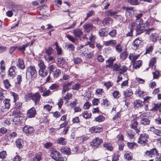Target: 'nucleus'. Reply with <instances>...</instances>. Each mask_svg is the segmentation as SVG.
<instances>
[{
  "label": "nucleus",
  "instance_id": "obj_1",
  "mask_svg": "<svg viewBox=\"0 0 161 161\" xmlns=\"http://www.w3.org/2000/svg\"><path fill=\"white\" fill-rule=\"evenodd\" d=\"M103 140L98 137H97L90 142V145L92 147L97 148L102 142Z\"/></svg>",
  "mask_w": 161,
  "mask_h": 161
},
{
  "label": "nucleus",
  "instance_id": "obj_2",
  "mask_svg": "<svg viewBox=\"0 0 161 161\" xmlns=\"http://www.w3.org/2000/svg\"><path fill=\"white\" fill-rule=\"evenodd\" d=\"M36 111L34 107H32L27 111V117L29 118H31L35 117L36 114Z\"/></svg>",
  "mask_w": 161,
  "mask_h": 161
},
{
  "label": "nucleus",
  "instance_id": "obj_3",
  "mask_svg": "<svg viewBox=\"0 0 161 161\" xmlns=\"http://www.w3.org/2000/svg\"><path fill=\"white\" fill-rule=\"evenodd\" d=\"M32 100L34 102L35 105L38 104L41 99V96L39 92H36L35 93H33Z\"/></svg>",
  "mask_w": 161,
  "mask_h": 161
},
{
  "label": "nucleus",
  "instance_id": "obj_4",
  "mask_svg": "<svg viewBox=\"0 0 161 161\" xmlns=\"http://www.w3.org/2000/svg\"><path fill=\"white\" fill-rule=\"evenodd\" d=\"M156 153V155H159L158 151L156 148H153L151 149L150 150H147L145 152V155L146 156H150L152 157V155H154Z\"/></svg>",
  "mask_w": 161,
  "mask_h": 161
},
{
  "label": "nucleus",
  "instance_id": "obj_5",
  "mask_svg": "<svg viewBox=\"0 0 161 161\" xmlns=\"http://www.w3.org/2000/svg\"><path fill=\"white\" fill-rule=\"evenodd\" d=\"M102 127L97 126H93L89 129V131L92 133H99L103 131Z\"/></svg>",
  "mask_w": 161,
  "mask_h": 161
},
{
  "label": "nucleus",
  "instance_id": "obj_6",
  "mask_svg": "<svg viewBox=\"0 0 161 161\" xmlns=\"http://www.w3.org/2000/svg\"><path fill=\"white\" fill-rule=\"evenodd\" d=\"M55 46V49L57 52L56 54L58 56L62 55L63 54V51L62 48L59 45L57 42H55L53 45Z\"/></svg>",
  "mask_w": 161,
  "mask_h": 161
},
{
  "label": "nucleus",
  "instance_id": "obj_7",
  "mask_svg": "<svg viewBox=\"0 0 161 161\" xmlns=\"http://www.w3.org/2000/svg\"><path fill=\"white\" fill-rule=\"evenodd\" d=\"M83 28L85 29V31L87 33L92 31L94 28H95V27L91 23L85 24L83 26Z\"/></svg>",
  "mask_w": 161,
  "mask_h": 161
},
{
  "label": "nucleus",
  "instance_id": "obj_8",
  "mask_svg": "<svg viewBox=\"0 0 161 161\" xmlns=\"http://www.w3.org/2000/svg\"><path fill=\"white\" fill-rule=\"evenodd\" d=\"M34 130V128L30 126L25 125L23 128V131L26 134H30Z\"/></svg>",
  "mask_w": 161,
  "mask_h": 161
},
{
  "label": "nucleus",
  "instance_id": "obj_9",
  "mask_svg": "<svg viewBox=\"0 0 161 161\" xmlns=\"http://www.w3.org/2000/svg\"><path fill=\"white\" fill-rule=\"evenodd\" d=\"M73 33L74 36L77 38L81 37V36L83 34V32L80 29H76L73 30Z\"/></svg>",
  "mask_w": 161,
  "mask_h": 161
},
{
  "label": "nucleus",
  "instance_id": "obj_10",
  "mask_svg": "<svg viewBox=\"0 0 161 161\" xmlns=\"http://www.w3.org/2000/svg\"><path fill=\"white\" fill-rule=\"evenodd\" d=\"M61 153L64 154L68 155L70 154V149L67 146L62 147L60 149Z\"/></svg>",
  "mask_w": 161,
  "mask_h": 161
},
{
  "label": "nucleus",
  "instance_id": "obj_11",
  "mask_svg": "<svg viewBox=\"0 0 161 161\" xmlns=\"http://www.w3.org/2000/svg\"><path fill=\"white\" fill-rule=\"evenodd\" d=\"M144 104V102L140 100H136L133 103V106L136 109V108H141Z\"/></svg>",
  "mask_w": 161,
  "mask_h": 161
},
{
  "label": "nucleus",
  "instance_id": "obj_12",
  "mask_svg": "<svg viewBox=\"0 0 161 161\" xmlns=\"http://www.w3.org/2000/svg\"><path fill=\"white\" fill-rule=\"evenodd\" d=\"M16 68L15 66H11L8 70V75H9L10 77L14 76L16 73L15 72V69Z\"/></svg>",
  "mask_w": 161,
  "mask_h": 161
},
{
  "label": "nucleus",
  "instance_id": "obj_13",
  "mask_svg": "<svg viewBox=\"0 0 161 161\" xmlns=\"http://www.w3.org/2000/svg\"><path fill=\"white\" fill-rule=\"evenodd\" d=\"M17 66L19 68L23 70L25 68V66L24 64V61L23 59L20 60L19 58L18 59V62L17 64Z\"/></svg>",
  "mask_w": 161,
  "mask_h": 161
},
{
  "label": "nucleus",
  "instance_id": "obj_14",
  "mask_svg": "<svg viewBox=\"0 0 161 161\" xmlns=\"http://www.w3.org/2000/svg\"><path fill=\"white\" fill-rule=\"evenodd\" d=\"M66 37L68 38L69 41L72 42L73 43L75 44L77 43L78 39L75 36L74 37L73 36L69 34H67L66 35Z\"/></svg>",
  "mask_w": 161,
  "mask_h": 161
},
{
  "label": "nucleus",
  "instance_id": "obj_15",
  "mask_svg": "<svg viewBox=\"0 0 161 161\" xmlns=\"http://www.w3.org/2000/svg\"><path fill=\"white\" fill-rule=\"evenodd\" d=\"M133 68L137 69L139 68L142 65V61L139 60L132 63Z\"/></svg>",
  "mask_w": 161,
  "mask_h": 161
},
{
  "label": "nucleus",
  "instance_id": "obj_16",
  "mask_svg": "<svg viewBox=\"0 0 161 161\" xmlns=\"http://www.w3.org/2000/svg\"><path fill=\"white\" fill-rule=\"evenodd\" d=\"M57 142L58 144L62 145H66L67 142L66 139L64 137H60L58 138L57 140Z\"/></svg>",
  "mask_w": 161,
  "mask_h": 161
},
{
  "label": "nucleus",
  "instance_id": "obj_17",
  "mask_svg": "<svg viewBox=\"0 0 161 161\" xmlns=\"http://www.w3.org/2000/svg\"><path fill=\"white\" fill-rule=\"evenodd\" d=\"M142 43V41L141 40H140V38L138 37L133 41L132 44L135 47L138 48L140 45H141Z\"/></svg>",
  "mask_w": 161,
  "mask_h": 161
},
{
  "label": "nucleus",
  "instance_id": "obj_18",
  "mask_svg": "<svg viewBox=\"0 0 161 161\" xmlns=\"http://www.w3.org/2000/svg\"><path fill=\"white\" fill-rule=\"evenodd\" d=\"M23 117L20 115H17L15 116L13 119L12 121L13 122H15L14 124L17 125L19 123H21V120L22 119Z\"/></svg>",
  "mask_w": 161,
  "mask_h": 161
},
{
  "label": "nucleus",
  "instance_id": "obj_19",
  "mask_svg": "<svg viewBox=\"0 0 161 161\" xmlns=\"http://www.w3.org/2000/svg\"><path fill=\"white\" fill-rule=\"evenodd\" d=\"M54 152L57 153V156H58V157L57 158V159H56L55 160L57 161H64V158H65L66 160L67 159V157L64 156V158H63L62 157V155L61 153L57 150H55ZM65 161H66V160H65Z\"/></svg>",
  "mask_w": 161,
  "mask_h": 161
},
{
  "label": "nucleus",
  "instance_id": "obj_20",
  "mask_svg": "<svg viewBox=\"0 0 161 161\" xmlns=\"http://www.w3.org/2000/svg\"><path fill=\"white\" fill-rule=\"evenodd\" d=\"M99 34L101 37H105L108 34V32L105 28H101L99 31Z\"/></svg>",
  "mask_w": 161,
  "mask_h": 161
},
{
  "label": "nucleus",
  "instance_id": "obj_21",
  "mask_svg": "<svg viewBox=\"0 0 161 161\" xmlns=\"http://www.w3.org/2000/svg\"><path fill=\"white\" fill-rule=\"evenodd\" d=\"M156 57H154L150 59L149 64V67L153 69L154 66V68H156V66L155 65V64L156 62Z\"/></svg>",
  "mask_w": 161,
  "mask_h": 161
},
{
  "label": "nucleus",
  "instance_id": "obj_22",
  "mask_svg": "<svg viewBox=\"0 0 161 161\" xmlns=\"http://www.w3.org/2000/svg\"><path fill=\"white\" fill-rule=\"evenodd\" d=\"M103 147L107 150L111 151L113 150V147L112 144L110 143L105 142L103 144Z\"/></svg>",
  "mask_w": 161,
  "mask_h": 161
},
{
  "label": "nucleus",
  "instance_id": "obj_23",
  "mask_svg": "<svg viewBox=\"0 0 161 161\" xmlns=\"http://www.w3.org/2000/svg\"><path fill=\"white\" fill-rule=\"evenodd\" d=\"M105 13L107 16L112 17L117 14L118 12L115 11H113L112 9H110L106 11Z\"/></svg>",
  "mask_w": 161,
  "mask_h": 161
},
{
  "label": "nucleus",
  "instance_id": "obj_24",
  "mask_svg": "<svg viewBox=\"0 0 161 161\" xmlns=\"http://www.w3.org/2000/svg\"><path fill=\"white\" fill-rule=\"evenodd\" d=\"M29 68L30 71H29V73H30L31 77L32 78L33 76L36 73V70L34 66H31Z\"/></svg>",
  "mask_w": 161,
  "mask_h": 161
},
{
  "label": "nucleus",
  "instance_id": "obj_25",
  "mask_svg": "<svg viewBox=\"0 0 161 161\" xmlns=\"http://www.w3.org/2000/svg\"><path fill=\"white\" fill-rule=\"evenodd\" d=\"M33 93L31 92L25 94L24 97V99L25 101L28 102L31 100H32Z\"/></svg>",
  "mask_w": 161,
  "mask_h": 161
},
{
  "label": "nucleus",
  "instance_id": "obj_26",
  "mask_svg": "<svg viewBox=\"0 0 161 161\" xmlns=\"http://www.w3.org/2000/svg\"><path fill=\"white\" fill-rule=\"evenodd\" d=\"M45 53L47 55H51L54 51V50L51 47H49L47 48H45Z\"/></svg>",
  "mask_w": 161,
  "mask_h": 161
},
{
  "label": "nucleus",
  "instance_id": "obj_27",
  "mask_svg": "<svg viewBox=\"0 0 161 161\" xmlns=\"http://www.w3.org/2000/svg\"><path fill=\"white\" fill-rule=\"evenodd\" d=\"M153 104L154 105V107L150 110V111L156 112L158 110L159 111V109L161 108L159 105L158 103H153Z\"/></svg>",
  "mask_w": 161,
  "mask_h": 161
},
{
  "label": "nucleus",
  "instance_id": "obj_28",
  "mask_svg": "<svg viewBox=\"0 0 161 161\" xmlns=\"http://www.w3.org/2000/svg\"><path fill=\"white\" fill-rule=\"evenodd\" d=\"M116 42L115 40H111L105 42L104 45L106 46L111 45L112 46H114L116 44Z\"/></svg>",
  "mask_w": 161,
  "mask_h": 161
},
{
  "label": "nucleus",
  "instance_id": "obj_29",
  "mask_svg": "<svg viewBox=\"0 0 161 161\" xmlns=\"http://www.w3.org/2000/svg\"><path fill=\"white\" fill-rule=\"evenodd\" d=\"M151 39H152V41L154 42H156L159 38V36L157 33H152L151 34V36L150 37Z\"/></svg>",
  "mask_w": 161,
  "mask_h": 161
},
{
  "label": "nucleus",
  "instance_id": "obj_30",
  "mask_svg": "<svg viewBox=\"0 0 161 161\" xmlns=\"http://www.w3.org/2000/svg\"><path fill=\"white\" fill-rule=\"evenodd\" d=\"M15 143L17 147L19 148H21L23 147V141L21 139H19L15 141Z\"/></svg>",
  "mask_w": 161,
  "mask_h": 161
},
{
  "label": "nucleus",
  "instance_id": "obj_31",
  "mask_svg": "<svg viewBox=\"0 0 161 161\" xmlns=\"http://www.w3.org/2000/svg\"><path fill=\"white\" fill-rule=\"evenodd\" d=\"M105 117L102 115H99L98 116L96 117L94 120V121L101 122L105 120Z\"/></svg>",
  "mask_w": 161,
  "mask_h": 161
},
{
  "label": "nucleus",
  "instance_id": "obj_32",
  "mask_svg": "<svg viewBox=\"0 0 161 161\" xmlns=\"http://www.w3.org/2000/svg\"><path fill=\"white\" fill-rule=\"evenodd\" d=\"M42 159L41 154H36L35 155L33 158V161H40Z\"/></svg>",
  "mask_w": 161,
  "mask_h": 161
},
{
  "label": "nucleus",
  "instance_id": "obj_33",
  "mask_svg": "<svg viewBox=\"0 0 161 161\" xmlns=\"http://www.w3.org/2000/svg\"><path fill=\"white\" fill-rule=\"evenodd\" d=\"M141 121H144V122H142L141 124L144 125H148L149 124L150 120H149L148 118H143L141 120Z\"/></svg>",
  "mask_w": 161,
  "mask_h": 161
},
{
  "label": "nucleus",
  "instance_id": "obj_34",
  "mask_svg": "<svg viewBox=\"0 0 161 161\" xmlns=\"http://www.w3.org/2000/svg\"><path fill=\"white\" fill-rule=\"evenodd\" d=\"M111 21H112L113 19L109 17H107L103 19L102 23L103 24L104 23L105 25H108L109 24V22Z\"/></svg>",
  "mask_w": 161,
  "mask_h": 161
},
{
  "label": "nucleus",
  "instance_id": "obj_35",
  "mask_svg": "<svg viewBox=\"0 0 161 161\" xmlns=\"http://www.w3.org/2000/svg\"><path fill=\"white\" fill-rule=\"evenodd\" d=\"M127 1L128 3L133 5H138L140 3L138 0H127Z\"/></svg>",
  "mask_w": 161,
  "mask_h": 161
},
{
  "label": "nucleus",
  "instance_id": "obj_36",
  "mask_svg": "<svg viewBox=\"0 0 161 161\" xmlns=\"http://www.w3.org/2000/svg\"><path fill=\"white\" fill-rule=\"evenodd\" d=\"M81 87V84L77 83L73 85L71 87V89L78 91Z\"/></svg>",
  "mask_w": 161,
  "mask_h": 161
},
{
  "label": "nucleus",
  "instance_id": "obj_37",
  "mask_svg": "<svg viewBox=\"0 0 161 161\" xmlns=\"http://www.w3.org/2000/svg\"><path fill=\"white\" fill-rule=\"evenodd\" d=\"M128 54L127 52L125 51L120 54V58L122 60H125L127 57Z\"/></svg>",
  "mask_w": 161,
  "mask_h": 161
},
{
  "label": "nucleus",
  "instance_id": "obj_38",
  "mask_svg": "<svg viewBox=\"0 0 161 161\" xmlns=\"http://www.w3.org/2000/svg\"><path fill=\"white\" fill-rule=\"evenodd\" d=\"M3 83L5 88L6 89H8L9 87L11 86L10 83L8 79L4 80L3 81Z\"/></svg>",
  "mask_w": 161,
  "mask_h": 161
},
{
  "label": "nucleus",
  "instance_id": "obj_39",
  "mask_svg": "<svg viewBox=\"0 0 161 161\" xmlns=\"http://www.w3.org/2000/svg\"><path fill=\"white\" fill-rule=\"evenodd\" d=\"M12 115H20L22 114V112L20 111L18 109H14L12 111Z\"/></svg>",
  "mask_w": 161,
  "mask_h": 161
},
{
  "label": "nucleus",
  "instance_id": "obj_40",
  "mask_svg": "<svg viewBox=\"0 0 161 161\" xmlns=\"http://www.w3.org/2000/svg\"><path fill=\"white\" fill-rule=\"evenodd\" d=\"M72 94L70 93H67L64 97V99L67 101L72 98Z\"/></svg>",
  "mask_w": 161,
  "mask_h": 161
},
{
  "label": "nucleus",
  "instance_id": "obj_41",
  "mask_svg": "<svg viewBox=\"0 0 161 161\" xmlns=\"http://www.w3.org/2000/svg\"><path fill=\"white\" fill-rule=\"evenodd\" d=\"M40 69H45L46 66L44 64V62L42 60H40V63L38 64Z\"/></svg>",
  "mask_w": 161,
  "mask_h": 161
},
{
  "label": "nucleus",
  "instance_id": "obj_42",
  "mask_svg": "<svg viewBox=\"0 0 161 161\" xmlns=\"http://www.w3.org/2000/svg\"><path fill=\"white\" fill-rule=\"evenodd\" d=\"M116 59L115 57H110L106 61V63H110L113 64L114 62Z\"/></svg>",
  "mask_w": 161,
  "mask_h": 161
},
{
  "label": "nucleus",
  "instance_id": "obj_43",
  "mask_svg": "<svg viewBox=\"0 0 161 161\" xmlns=\"http://www.w3.org/2000/svg\"><path fill=\"white\" fill-rule=\"evenodd\" d=\"M74 62L75 64H78L82 62V59L78 57L74 58Z\"/></svg>",
  "mask_w": 161,
  "mask_h": 161
},
{
  "label": "nucleus",
  "instance_id": "obj_44",
  "mask_svg": "<svg viewBox=\"0 0 161 161\" xmlns=\"http://www.w3.org/2000/svg\"><path fill=\"white\" fill-rule=\"evenodd\" d=\"M119 92L118 91H114L113 93V96L114 98H118L120 96Z\"/></svg>",
  "mask_w": 161,
  "mask_h": 161
},
{
  "label": "nucleus",
  "instance_id": "obj_45",
  "mask_svg": "<svg viewBox=\"0 0 161 161\" xmlns=\"http://www.w3.org/2000/svg\"><path fill=\"white\" fill-rule=\"evenodd\" d=\"M12 94V95L14 97V102H15L16 101L19 99V95L18 94L15 93L14 92H11Z\"/></svg>",
  "mask_w": 161,
  "mask_h": 161
},
{
  "label": "nucleus",
  "instance_id": "obj_46",
  "mask_svg": "<svg viewBox=\"0 0 161 161\" xmlns=\"http://www.w3.org/2000/svg\"><path fill=\"white\" fill-rule=\"evenodd\" d=\"M112 69H113V71H119V66H118V64L117 63H115L113 65V67H112Z\"/></svg>",
  "mask_w": 161,
  "mask_h": 161
},
{
  "label": "nucleus",
  "instance_id": "obj_47",
  "mask_svg": "<svg viewBox=\"0 0 161 161\" xmlns=\"http://www.w3.org/2000/svg\"><path fill=\"white\" fill-rule=\"evenodd\" d=\"M17 49L18 51L21 52L22 54H25L24 51L25 50V49L22 45V46H17Z\"/></svg>",
  "mask_w": 161,
  "mask_h": 161
},
{
  "label": "nucleus",
  "instance_id": "obj_48",
  "mask_svg": "<svg viewBox=\"0 0 161 161\" xmlns=\"http://www.w3.org/2000/svg\"><path fill=\"white\" fill-rule=\"evenodd\" d=\"M67 62L66 61V58L64 57H61L58 64H61L62 65H63Z\"/></svg>",
  "mask_w": 161,
  "mask_h": 161
},
{
  "label": "nucleus",
  "instance_id": "obj_49",
  "mask_svg": "<svg viewBox=\"0 0 161 161\" xmlns=\"http://www.w3.org/2000/svg\"><path fill=\"white\" fill-rule=\"evenodd\" d=\"M59 87V85H57L56 83H53L49 87L50 89L53 90L57 89Z\"/></svg>",
  "mask_w": 161,
  "mask_h": 161
},
{
  "label": "nucleus",
  "instance_id": "obj_50",
  "mask_svg": "<svg viewBox=\"0 0 161 161\" xmlns=\"http://www.w3.org/2000/svg\"><path fill=\"white\" fill-rule=\"evenodd\" d=\"M7 153L5 151H3L0 152V158L4 159L6 157Z\"/></svg>",
  "mask_w": 161,
  "mask_h": 161
},
{
  "label": "nucleus",
  "instance_id": "obj_51",
  "mask_svg": "<svg viewBox=\"0 0 161 161\" xmlns=\"http://www.w3.org/2000/svg\"><path fill=\"white\" fill-rule=\"evenodd\" d=\"M144 30L142 29L141 27H138L136 29V36L139 35L141 33H143Z\"/></svg>",
  "mask_w": 161,
  "mask_h": 161
},
{
  "label": "nucleus",
  "instance_id": "obj_52",
  "mask_svg": "<svg viewBox=\"0 0 161 161\" xmlns=\"http://www.w3.org/2000/svg\"><path fill=\"white\" fill-rule=\"evenodd\" d=\"M62 87L63 89L62 90V93L63 94H64L66 91L70 89L68 87V86H67L64 84L62 85Z\"/></svg>",
  "mask_w": 161,
  "mask_h": 161
},
{
  "label": "nucleus",
  "instance_id": "obj_53",
  "mask_svg": "<svg viewBox=\"0 0 161 161\" xmlns=\"http://www.w3.org/2000/svg\"><path fill=\"white\" fill-rule=\"evenodd\" d=\"M17 81L15 82L16 85H19L22 81V76L21 75H18L17 77Z\"/></svg>",
  "mask_w": 161,
  "mask_h": 161
},
{
  "label": "nucleus",
  "instance_id": "obj_54",
  "mask_svg": "<svg viewBox=\"0 0 161 161\" xmlns=\"http://www.w3.org/2000/svg\"><path fill=\"white\" fill-rule=\"evenodd\" d=\"M11 10L12 12L15 13L16 14L15 15H16V14H18V9L17 5L15 4L14 6H13V7H12Z\"/></svg>",
  "mask_w": 161,
  "mask_h": 161
},
{
  "label": "nucleus",
  "instance_id": "obj_55",
  "mask_svg": "<svg viewBox=\"0 0 161 161\" xmlns=\"http://www.w3.org/2000/svg\"><path fill=\"white\" fill-rule=\"evenodd\" d=\"M117 34L116 30L115 29L112 30L110 31L108 34H109L111 37H114Z\"/></svg>",
  "mask_w": 161,
  "mask_h": 161
},
{
  "label": "nucleus",
  "instance_id": "obj_56",
  "mask_svg": "<svg viewBox=\"0 0 161 161\" xmlns=\"http://www.w3.org/2000/svg\"><path fill=\"white\" fill-rule=\"evenodd\" d=\"M56 73H53V77L55 78H57L59 75H60L61 71L59 69H57L55 71Z\"/></svg>",
  "mask_w": 161,
  "mask_h": 161
},
{
  "label": "nucleus",
  "instance_id": "obj_57",
  "mask_svg": "<svg viewBox=\"0 0 161 161\" xmlns=\"http://www.w3.org/2000/svg\"><path fill=\"white\" fill-rule=\"evenodd\" d=\"M128 68L125 65H124L122 66L121 68H119V71H120L122 73H124L127 70Z\"/></svg>",
  "mask_w": 161,
  "mask_h": 161
},
{
  "label": "nucleus",
  "instance_id": "obj_58",
  "mask_svg": "<svg viewBox=\"0 0 161 161\" xmlns=\"http://www.w3.org/2000/svg\"><path fill=\"white\" fill-rule=\"evenodd\" d=\"M91 104L88 102L87 101L85 103L84 105V108L85 109H88L90 108V106H91Z\"/></svg>",
  "mask_w": 161,
  "mask_h": 161
},
{
  "label": "nucleus",
  "instance_id": "obj_59",
  "mask_svg": "<svg viewBox=\"0 0 161 161\" xmlns=\"http://www.w3.org/2000/svg\"><path fill=\"white\" fill-rule=\"evenodd\" d=\"M77 24V22L76 21H74L72 24L67 27L64 28L65 30H68L71 28H73Z\"/></svg>",
  "mask_w": 161,
  "mask_h": 161
},
{
  "label": "nucleus",
  "instance_id": "obj_60",
  "mask_svg": "<svg viewBox=\"0 0 161 161\" xmlns=\"http://www.w3.org/2000/svg\"><path fill=\"white\" fill-rule=\"evenodd\" d=\"M113 83L110 81L105 82L104 84V85L105 86L107 89L109 88L110 87L113 85Z\"/></svg>",
  "mask_w": 161,
  "mask_h": 161
},
{
  "label": "nucleus",
  "instance_id": "obj_61",
  "mask_svg": "<svg viewBox=\"0 0 161 161\" xmlns=\"http://www.w3.org/2000/svg\"><path fill=\"white\" fill-rule=\"evenodd\" d=\"M52 146L53 143L51 142H47L44 144V147L45 148L48 149L52 147Z\"/></svg>",
  "mask_w": 161,
  "mask_h": 161
},
{
  "label": "nucleus",
  "instance_id": "obj_62",
  "mask_svg": "<svg viewBox=\"0 0 161 161\" xmlns=\"http://www.w3.org/2000/svg\"><path fill=\"white\" fill-rule=\"evenodd\" d=\"M99 102V99L97 98H94L92 100V104L93 105H97Z\"/></svg>",
  "mask_w": 161,
  "mask_h": 161
},
{
  "label": "nucleus",
  "instance_id": "obj_63",
  "mask_svg": "<svg viewBox=\"0 0 161 161\" xmlns=\"http://www.w3.org/2000/svg\"><path fill=\"white\" fill-rule=\"evenodd\" d=\"M22 104V103L21 102H19L15 103L14 109H19L21 107Z\"/></svg>",
  "mask_w": 161,
  "mask_h": 161
},
{
  "label": "nucleus",
  "instance_id": "obj_64",
  "mask_svg": "<svg viewBox=\"0 0 161 161\" xmlns=\"http://www.w3.org/2000/svg\"><path fill=\"white\" fill-rule=\"evenodd\" d=\"M72 122L73 124L78 123L80 122L79 117L78 116H76L72 119Z\"/></svg>",
  "mask_w": 161,
  "mask_h": 161
}]
</instances>
